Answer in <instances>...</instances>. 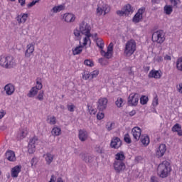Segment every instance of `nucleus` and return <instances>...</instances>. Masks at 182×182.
<instances>
[{
    "label": "nucleus",
    "mask_w": 182,
    "mask_h": 182,
    "mask_svg": "<svg viewBox=\"0 0 182 182\" xmlns=\"http://www.w3.org/2000/svg\"><path fill=\"white\" fill-rule=\"evenodd\" d=\"M90 31H92V27L90 26V24L85 21H82L80 23L78 28H75L74 30V36L77 40L82 38V35H85V38H82L83 46H90V45L92 44V41L90 40V37H92V33H90Z\"/></svg>",
    "instance_id": "1"
},
{
    "label": "nucleus",
    "mask_w": 182,
    "mask_h": 182,
    "mask_svg": "<svg viewBox=\"0 0 182 182\" xmlns=\"http://www.w3.org/2000/svg\"><path fill=\"white\" fill-rule=\"evenodd\" d=\"M171 171V165H170V162L167 161H163L158 166V173L159 176L162 178H166L170 174Z\"/></svg>",
    "instance_id": "2"
},
{
    "label": "nucleus",
    "mask_w": 182,
    "mask_h": 182,
    "mask_svg": "<svg viewBox=\"0 0 182 182\" xmlns=\"http://www.w3.org/2000/svg\"><path fill=\"white\" fill-rule=\"evenodd\" d=\"M0 66L5 69H11L15 66V59L12 55H0Z\"/></svg>",
    "instance_id": "3"
},
{
    "label": "nucleus",
    "mask_w": 182,
    "mask_h": 182,
    "mask_svg": "<svg viewBox=\"0 0 182 182\" xmlns=\"http://www.w3.org/2000/svg\"><path fill=\"white\" fill-rule=\"evenodd\" d=\"M136 49H137V43H136V41L133 39L129 40L125 43L124 53L125 56L130 57L134 52H136Z\"/></svg>",
    "instance_id": "4"
},
{
    "label": "nucleus",
    "mask_w": 182,
    "mask_h": 182,
    "mask_svg": "<svg viewBox=\"0 0 182 182\" xmlns=\"http://www.w3.org/2000/svg\"><path fill=\"white\" fill-rule=\"evenodd\" d=\"M153 42L161 45L166 41V36L164 31H157L152 34Z\"/></svg>",
    "instance_id": "5"
},
{
    "label": "nucleus",
    "mask_w": 182,
    "mask_h": 182,
    "mask_svg": "<svg viewBox=\"0 0 182 182\" xmlns=\"http://www.w3.org/2000/svg\"><path fill=\"white\" fill-rule=\"evenodd\" d=\"M96 12L98 16L106 15L110 12V6L105 3L99 4Z\"/></svg>",
    "instance_id": "6"
},
{
    "label": "nucleus",
    "mask_w": 182,
    "mask_h": 182,
    "mask_svg": "<svg viewBox=\"0 0 182 182\" xmlns=\"http://www.w3.org/2000/svg\"><path fill=\"white\" fill-rule=\"evenodd\" d=\"M144 12H146L145 7H141L139 9H138L137 12L132 18V22H134V23H139V22H141L143 20V14H144Z\"/></svg>",
    "instance_id": "7"
},
{
    "label": "nucleus",
    "mask_w": 182,
    "mask_h": 182,
    "mask_svg": "<svg viewBox=\"0 0 182 182\" xmlns=\"http://www.w3.org/2000/svg\"><path fill=\"white\" fill-rule=\"evenodd\" d=\"M166 151H167V146L164 144H161L155 149V156L157 159H161V157H163L166 154Z\"/></svg>",
    "instance_id": "8"
},
{
    "label": "nucleus",
    "mask_w": 182,
    "mask_h": 182,
    "mask_svg": "<svg viewBox=\"0 0 182 182\" xmlns=\"http://www.w3.org/2000/svg\"><path fill=\"white\" fill-rule=\"evenodd\" d=\"M94 42L96 43L97 46L101 50H103V48H105V41L102 38H100L97 35V33H92V36Z\"/></svg>",
    "instance_id": "9"
},
{
    "label": "nucleus",
    "mask_w": 182,
    "mask_h": 182,
    "mask_svg": "<svg viewBox=\"0 0 182 182\" xmlns=\"http://www.w3.org/2000/svg\"><path fill=\"white\" fill-rule=\"evenodd\" d=\"M38 143H39V140H38V138L36 136H34L30 140L28 146V153L30 154H33V153H35L36 150V144H38Z\"/></svg>",
    "instance_id": "10"
},
{
    "label": "nucleus",
    "mask_w": 182,
    "mask_h": 182,
    "mask_svg": "<svg viewBox=\"0 0 182 182\" xmlns=\"http://www.w3.org/2000/svg\"><path fill=\"white\" fill-rule=\"evenodd\" d=\"M113 167L116 173H122V171H124L126 169V164L122 161H114Z\"/></svg>",
    "instance_id": "11"
},
{
    "label": "nucleus",
    "mask_w": 182,
    "mask_h": 182,
    "mask_svg": "<svg viewBox=\"0 0 182 182\" xmlns=\"http://www.w3.org/2000/svg\"><path fill=\"white\" fill-rule=\"evenodd\" d=\"M62 19L67 23H73L76 21V16L73 13H65L62 15Z\"/></svg>",
    "instance_id": "12"
},
{
    "label": "nucleus",
    "mask_w": 182,
    "mask_h": 182,
    "mask_svg": "<svg viewBox=\"0 0 182 182\" xmlns=\"http://www.w3.org/2000/svg\"><path fill=\"white\" fill-rule=\"evenodd\" d=\"M139 94L132 93L128 98V103L130 106H137L139 103Z\"/></svg>",
    "instance_id": "13"
},
{
    "label": "nucleus",
    "mask_w": 182,
    "mask_h": 182,
    "mask_svg": "<svg viewBox=\"0 0 182 182\" xmlns=\"http://www.w3.org/2000/svg\"><path fill=\"white\" fill-rule=\"evenodd\" d=\"M148 76L150 79H161V76H163V72H161L160 70H157L153 69L149 71Z\"/></svg>",
    "instance_id": "14"
},
{
    "label": "nucleus",
    "mask_w": 182,
    "mask_h": 182,
    "mask_svg": "<svg viewBox=\"0 0 182 182\" xmlns=\"http://www.w3.org/2000/svg\"><path fill=\"white\" fill-rule=\"evenodd\" d=\"M33 52H35V43H29L26 46V50L25 52V56L26 58H30L33 55Z\"/></svg>",
    "instance_id": "15"
},
{
    "label": "nucleus",
    "mask_w": 182,
    "mask_h": 182,
    "mask_svg": "<svg viewBox=\"0 0 182 182\" xmlns=\"http://www.w3.org/2000/svg\"><path fill=\"white\" fill-rule=\"evenodd\" d=\"M4 90L6 96H12L15 93V85L12 83H8L4 87Z\"/></svg>",
    "instance_id": "16"
},
{
    "label": "nucleus",
    "mask_w": 182,
    "mask_h": 182,
    "mask_svg": "<svg viewBox=\"0 0 182 182\" xmlns=\"http://www.w3.org/2000/svg\"><path fill=\"white\" fill-rule=\"evenodd\" d=\"M107 98L103 97L100 98L97 102V109L100 112H103V110H106L107 107Z\"/></svg>",
    "instance_id": "17"
},
{
    "label": "nucleus",
    "mask_w": 182,
    "mask_h": 182,
    "mask_svg": "<svg viewBox=\"0 0 182 182\" xmlns=\"http://www.w3.org/2000/svg\"><path fill=\"white\" fill-rule=\"evenodd\" d=\"M28 135V128L27 127H21L17 132L16 136L18 140H23Z\"/></svg>",
    "instance_id": "18"
},
{
    "label": "nucleus",
    "mask_w": 182,
    "mask_h": 182,
    "mask_svg": "<svg viewBox=\"0 0 182 182\" xmlns=\"http://www.w3.org/2000/svg\"><path fill=\"white\" fill-rule=\"evenodd\" d=\"M22 171V166L16 165L11 169V176L13 178H18L19 173Z\"/></svg>",
    "instance_id": "19"
},
{
    "label": "nucleus",
    "mask_w": 182,
    "mask_h": 182,
    "mask_svg": "<svg viewBox=\"0 0 182 182\" xmlns=\"http://www.w3.org/2000/svg\"><path fill=\"white\" fill-rule=\"evenodd\" d=\"M132 134L134 140H136V141H139V140H140V137H141V129L139 127H134L132 129Z\"/></svg>",
    "instance_id": "20"
},
{
    "label": "nucleus",
    "mask_w": 182,
    "mask_h": 182,
    "mask_svg": "<svg viewBox=\"0 0 182 182\" xmlns=\"http://www.w3.org/2000/svg\"><path fill=\"white\" fill-rule=\"evenodd\" d=\"M87 46H83V40L82 42H80V46H77L73 48V55H80L82 53V51L83 50V48H87Z\"/></svg>",
    "instance_id": "21"
},
{
    "label": "nucleus",
    "mask_w": 182,
    "mask_h": 182,
    "mask_svg": "<svg viewBox=\"0 0 182 182\" xmlns=\"http://www.w3.org/2000/svg\"><path fill=\"white\" fill-rule=\"evenodd\" d=\"M110 146L112 149H119L122 146V140L118 137H114L111 140Z\"/></svg>",
    "instance_id": "22"
},
{
    "label": "nucleus",
    "mask_w": 182,
    "mask_h": 182,
    "mask_svg": "<svg viewBox=\"0 0 182 182\" xmlns=\"http://www.w3.org/2000/svg\"><path fill=\"white\" fill-rule=\"evenodd\" d=\"M6 159L9 160V161H16V156H15V152L13 151H7L6 152Z\"/></svg>",
    "instance_id": "23"
},
{
    "label": "nucleus",
    "mask_w": 182,
    "mask_h": 182,
    "mask_svg": "<svg viewBox=\"0 0 182 182\" xmlns=\"http://www.w3.org/2000/svg\"><path fill=\"white\" fill-rule=\"evenodd\" d=\"M78 137L80 141H85V140H87L88 137L87 132H86V130H80Z\"/></svg>",
    "instance_id": "24"
},
{
    "label": "nucleus",
    "mask_w": 182,
    "mask_h": 182,
    "mask_svg": "<svg viewBox=\"0 0 182 182\" xmlns=\"http://www.w3.org/2000/svg\"><path fill=\"white\" fill-rule=\"evenodd\" d=\"M141 143L145 146L150 144V137L147 134H143L141 136Z\"/></svg>",
    "instance_id": "25"
},
{
    "label": "nucleus",
    "mask_w": 182,
    "mask_h": 182,
    "mask_svg": "<svg viewBox=\"0 0 182 182\" xmlns=\"http://www.w3.org/2000/svg\"><path fill=\"white\" fill-rule=\"evenodd\" d=\"M28 19V14H21L17 16L18 23H25Z\"/></svg>",
    "instance_id": "26"
},
{
    "label": "nucleus",
    "mask_w": 182,
    "mask_h": 182,
    "mask_svg": "<svg viewBox=\"0 0 182 182\" xmlns=\"http://www.w3.org/2000/svg\"><path fill=\"white\" fill-rule=\"evenodd\" d=\"M81 159L83 160V161H85V163L92 164L93 161H95V158L85 154H81Z\"/></svg>",
    "instance_id": "27"
},
{
    "label": "nucleus",
    "mask_w": 182,
    "mask_h": 182,
    "mask_svg": "<svg viewBox=\"0 0 182 182\" xmlns=\"http://www.w3.org/2000/svg\"><path fill=\"white\" fill-rule=\"evenodd\" d=\"M126 156H124V152L119 151L115 154V160L114 161H124Z\"/></svg>",
    "instance_id": "28"
},
{
    "label": "nucleus",
    "mask_w": 182,
    "mask_h": 182,
    "mask_svg": "<svg viewBox=\"0 0 182 182\" xmlns=\"http://www.w3.org/2000/svg\"><path fill=\"white\" fill-rule=\"evenodd\" d=\"M43 157L47 163V164H50L53 161V154L50 153H47L43 155Z\"/></svg>",
    "instance_id": "29"
},
{
    "label": "nucleus",
    "mask_w": 182,
    "mask_h": 182,
    "mask_svg": "<svg viewBox=\"0 0 182 182\" xmlns=\"http://www.w3.org/2000/svg\"><path fill=\"white\" fill-rule=\"evenodd\" d=\"M123 9H124V12L125 15H130L133 12H134V11L133 10V8H132V6L130 4L126 5L123 8Z\"/></svg>",
    "instance_id": "30"
},
{
    "label": "nucleus",
    "mask_w": 182,
    "mask_h": 182,
    "mask_svg": "<svg viewBox=\"0 0 182 182\" xmlns=\"http://www.w3.org/2000/svg\"><path fill=\"white\" fill-rule=\"evenodd\" d=\"M39 92V90L36 89V87H33L29 92L28 93L27 96L28 97H35V96H36V95H38V92Z\"/></svg>",
    "instance_id": "31"
},
{
    "label": "nucleus",
    "mask_w": 182,
    "mask_h": 182,
    "mask_svg": "<svg viewBox=\"0 0 182 182\" xmlns=\"http://www.w3.org/2000/svg\"><path fill=\"white\" fill-rule=\"evenodd\" d=\"M172 132H176L178 136H182L181 126H180V124H176L172 127Z\"/></svg>",
    "instance_id": "32"
},
{
    "label": "nucleus",
    "mask_w": 182,
    "mask_h": 182,
    "mask_svg": "<svg viewBox=\"0 0 182 182\" xmlns=\"http://www.w3.org/2000/svg\"><path fill=\"white\" fill-rule=\"evenodd\" d=\"M164 12L166 15H171V14H173V6L165 5L164 7Z\"/></svg>",
    "instance_id": "33"
},
{
    "label": "nucleus",
    "mask_w": 182,
    "mask_h": 182,
    "mask_svg": "<svg viewBox=\"0 0 182 182\" xmlns=\"http://www.w3.org/2000/svg\"><path fill=\"white\" fill-rule=\"evenodd\" d=\"M65 9V6L63 5H59V6H55L50 11L53 14H58V12H60L61 11H63Z\"/></svg>",
    "instance_id": "34"
},
{
    "label": "nucleus",
    "mask_w": 182,
    "mask_h": 182,
    "mask_svg": "<svg viewBox=\"0 0 182 182\" xmlns=\"http://www.w3.org/2000/svg\"><path fill=\"white\" fill-rule=\"evenodd\" d=\"M51 134L53 136H60L62 134V129L58 127H55L53 128Z\"/></svg>",
    "instance_id": "35"
},
{
    "label": "nucleus",
    "mask_w": 182,
    "mask_h": 182,
    "mask_svg": "<svg viewBox=\"0 0 182 182\" xmlns=\"http://www.w3.org/2000/svg\"><path fill=\"white\" fill-rule=\"evenodd\" d=\"M100 53L102 56H104V58H106V59H112V56H113V53L110 51H105L103 50H101Z\"/></svg>",
    "instance_id": "36"
},
{
    "label": "nucleus",
    "mask_w": 182,
    "mask_h": 182,
    "mask_svg": "<svg viewBox=\"0 0 182 182\" xmlns=\"http://www.w3.org/2000/svg\"><path fill=\"white\" fill-rule=\"evenodd\" d=\"M56 117L55 116L48 117L47 123H48V124H51V126H53L56 124Z\"/></svg>",
    "instance_id": "37"
},
{
    "label": "nucleus",
    "mask_w": 182,
    "mask_h": 182,
    "mask_svg": "<svg viewBox=\"0 0 182 182\" xmlns=\"http://www.w3.org/2000/svg\"><path fill=\"white\" fill-rule=\"evenodd\" d=\"M176 69L179 72H182V56L176 60Z\"/></svg>",
    "instance_id": "38"
},
{
    "label": "nucleus",
    "mask_w": 182,
    "mask_h": 182,
    "mask_svg": "<svg viewBox=\"0 0 182 182\" xmlns=\"http://www.w3.org/2000/svg\"><path fill=\"white\" fill-rule=\"evenodd\" d=\"M116 106L117 107H123L124 106V100L122 97H118L115 102Z\"/></svg>",
    "instance_id": "39"
},
{
    "label": "nucleus",
    "mask_w": 182,
    "mask_h": 182,
    "mask_svg": "<svg viewBox=\"0 0 182 182\" xmlns=\"http://www.w3.org/2000/svg\"><path fill=\"white\" fill-rule=\"evenodd\" d=\"M43 85H42V79L37 78L36 80V86L34 87H36L38 90H41Z\"/></svg>",
    "instance_id": "40"
},
{
    "label": "nucleus",
    "mask_w": 182,
    "mask_h": 182,
    "mask_svg": "<svg viewBox=\"0 0 182 182\" xmlns=\"http://www.w3.org/2000/svg\"><path fill=\"white\" fill-rule=\"evenodd\" d=\"M82 79H84V80H88V79H89L90 80H92L91 74L87 72V71H85V72L82 73Z\"/></svg>",
    "instance_id": "41"
},
{
    "label": "nucleus",
    "mask_w": 182,
    "mask_h": 182,
    "mask_svg": "<svg viewBox=\"0 0 182 182\" xmlns=\"http://www.w3.org/2000/svg\"><path fill=\"white\" fill-rule=\"evenodd\" d=\"M147 102H149V97L146 95H143L140 98V103L141 105H146Z\"/></svg>",
    "instance_id": "42"
},
{
    "label": "nucleus",
    "mask_w": 182,
    "mask_h": 182,
    "mask_svg": "<svg viewBox=\"0 0 182 182\" xmlns=\"http://www.w3.org/2000/svg\"><path fill=\"white\" fill-rule=\"evenodd\" d=\"M67 109L68 112L73 113V112H75V109H76V106H75L73 104H68L67 105Z\"/></svg>",
    "instance_id": "43"
},
{
    "label": "nucleus",
    "mask_w": 182,
    "mask_h": 182,
    "mask_svg": "<svg viewBox=\"0 0 182 182\" xmlns=\"http://www.w3.org/2000/svg\"><path fill=\"white\" fill-rule=\"evenodd\" d=\"M170 2L174 8H177V6L181 4V1H180V0H170Z\"/></svg>",
    "instance_id": "44"
},
{
    "label": "nucleus",
    "mask_w": 182,
    "mask_h": 182,
    "mask_svg": "<svg viewBox=\"0 0 182 182\" xmlns=\"http://www.w3.org/2000/svg\"><path fill=\"white\" fill-rule=\"evenodd\" d=\"M90 75H91V79H95V77H97V76H99V70H95L92 73H90Z\"/></svg>",
    "instance_id": "45"
},
{
    "label": "nucleus",
    "mask_w": 182,
    "mask_h": 182,
    "mask_svg": "<svg viewBox=\"0 0 182 182\" xmlns=\"http://www.w3.org/2000/svg\"><path fill=\"white\" fill-rule=\"evenodd\" d=\"M99 63H100V65H102V66H106V65H107L108 62L107 60L105 59V58H100L98 60Z\"/></svg>",
    "instance_id": "46"
},
{
    "label": "nucleus",
    "mask_w": 182,
    "mask_h": 182,
    "mask_svg": "<svg viewBox=\"0 0 182 182\" xmlns=\"http://www.w3.org/2000/svg\"><path fill=\"white\" fill-rule=\"evenodd\" d=\"M114 127V123L113 122H108L106 125V128L107 130H109V132H110V130H112Z\"/></svg>",
    "instance_id": "47"
},
{
    "label": "nucleus",
    "mask_w": 182,
    "mask_h": 182,
    "mask_svg": "<svg viewBox=\"0 0 182 182\" xmlns=\"http://www.w3.org/2000/svg\"><path fill=\"white\" fill-rule=\"evenodd\" d=\"M84 64H85L86 66H90V68H92V66H94L93 61H92L91 60H85L84 61Z\"/></svg>",
    "instance_id": "48"
},
{
    "label": "nucleus",
    "mask_w": 182,
    "mask_h": 182,
    "mask_svg": "<svg viewBox=\"0 0 182 182\" xmlns=\"http://www.w3.org/2000/svg\"><path fill=\"white\" fill-rule=\"evenodd\" d=\"M43 91H40L38 96H37V99L38 100H40V102H42V100H43Z\"/></svg>",
    "instance_id": "49"
},
{
    "label": "nucleus",
    "mask_w": 182,
    "mask_h": 182,
    "mask_svg": "<svg viewBox=\"0 0 182 182\" xmlns=\"http://www.w3.org/2000/svg\"><path fill=\"white\" fill-rule=\"evenodd\" d=\"M97 120H102V119H105V113L99 112L97 114Z\"/></svg>",
    "instance_id": "50"
},
{
    "label": "nucleus",
    "mask_w": 182,
    "mask_h": 182,
    "mask_svg": "<svg viewBox=\"0 0 182 182\" xmlns=\"http://www.w3.org/2000/svg\"><path fill=\"white\" fill-rule=\"evenodd\" d=\"M152 105L154 107L159 105V98L157 97L154 98Z\"/></svg>",
    "instance_id": "51"
},
{
    "label": "nucleus",
    "mask_w": 182,
    "mask_h": 182,
    "mask_svg": "<svg viewBox=\"0 0 182 182\" xmlns=\"http://www.w3.org/2000/svg\"><path fill=\"white\" fill-rule=\"evenodd\" d=\"M113 46H114L113 43H110L107 47V51L113 53Z\"/></svg>",
    "instance_id": "52"
},
{
    "label": "nucleus",
    "mask_w": 182,
    "mask_h": 182,
    "mask_svg": "<svg viewBox=\"0 0 182 182\" xmlns=\"http://www.w3.org/2000/svg\"><path fill=\"white\" fill-rule=\"evenodd\" d=\"M104 151H105V149H103V147H102V146H98L96 148L97 153L102 154V153H104Z\"/></svg>",
    "instance_id": "53"
},
{
    "label": "nucleus",
    "mask_w": 182,
    "mask_h": 182,
    "mask_svg": "<svg viewBox=\"0 0 182 182\" xmlns=\"http://www.w3.org/2000/svg\"><path fill=\"white\" fill-rule=\"evenodd\" d=\"M36 163H38V158H33L31 161V166H36Z\"/></svg>",
    "instance_id": "54"
},
{
    "label": "nucleus",
    "mask_w": 182,
    "mask_h": 182,
    "mask_svg": "<svg viewBox=\"0 0 182 182\" xmlns=\"http://www.w3.org/2000/svg\"><path fill=\"white\" fill-rule=\"evenodd\" d=\"M124 141L126 143H132V139H130V136L128 134L125 135L124 136Z\"/></svg>",
    "instance_id": "55"
},
{
    "label": "nucleus",
    "mask_w": 182,
    "mask_h": 182,
    "mask_svg": "<svg viewBox=\"0 0 182 182\" xmlns=\"http://www.w3.org/2000/svg\"><path fill=\"white\" fill-rule=\"evenodd\" d=\"M117 15H119V16H123V15H126V14L124 13V9H122V10L117 11Z\"/></svg>",
    "instance_id": "56"
},
{
    "label": "nucleus",
    "mask_w": 182,
    "mask_h": 182,
    "mask_svg": "<svg viewBox=\"0 0 182 182\" xmlns=\"http://www.w3.org/2000/svg\"><path fill=\"white\" fill-rule=\"evenodd\" d=\"M176 89L179 93H182V83L178 84L177 85Z\"/></svg>",
    "instance_id": "57"
},
{
    "label": "nucleus",
    "mask_w": 182,
    "mask_h": 182,
    "mask_svg": "<svg viewBox=\"0 0 182 182\" xmlns=\"http://www.w3.org/2000/svg\"><path fill=\"white\" fill-rule=\"evenodd\" d=\"M38 1H33L32 2L28 4V8H32V6H35Z\"/></svg>",
    "instance_id": "58"
},
{
    "label": "nucleus",
    "mask_w": 182,
    "mask_h": 182,
    "mask_svg": "<svg viewBox=\"0 0 182 182\" xmlns=\"http://www.w3.org/2000/svg\"><path fill=\"white\" fill-rule=\"evenodd\" d=\"M49 182H56V176H55V175H52Z\"/></svg>",
    "instance_id": "59"
},
{
    "label": "nucleus",
    "mask_w": 182,
    "mask_h": 182,
    "mask_svg": "<svg viewBox=\"0 0 182 182\" xmlns=\"http://www.w3.org/2000/svg\"><path fill=\"white\" fill-rule=\"evenodd\" d=\"M5 114H6V112L2 110L0 112V119L4 118V117L5 116Z\"/></svg>",
    "instance_id": "60"
},
{
    "label": "nucleus",
    "mask_w": 182,
    "mask_h": 182,
    "mask_svg": "<svg viewBox=\"0 0 182 182\" xmlns=\"http://www.w3.org/2000/svg\"><path fill=\"white\" fill-rule=\"evenodd\" d=\"M89 113L91 114H96V109L90 108L89 109Z\"/></svg>",
    "instance_id": "61"
},
{
    "label": "nucleus",
    "mask_w": 182,
    "mask_h": 182,
    "mask_svg": "<svg viewBox=\"0 0 182 182\" xmlns=\"http://www.w3.org/2000/svg\"><path fill=\"white\" fill-rule=\"evenodd\" d=\"M151 182H159V181H157V177H156V176H151Z\"/></svg>",
    "instance_id": "62"
},
{
    "label": "nucleus",
    "mask_w": 182,
    "mask_h": 182,
    "mask_svg": "<svg viewBox=\"0 0 182 182\" xmlns=\"http://www.w3.org/2000/svg\"><path fill=\"white\" fill-rule=\"evenodd\" d=\"M164 60H171V56L166 55L164 56Z\"/></svg>",
    "instance_id": "63"
},
{
    "label": "nucleus",
    "mask_w": 182,
    "mask_h": 182,
    "mask_svg": "<svg viewBox=\"0 0 182 182\" xmlns=\"http://www.w3.org/2000/svg\"><path fill=\"white\" fill-rule=\"evenodd\" d=\"M156 60L157 62H163V56H158Z\"/></svg>",
    "instance_id": "64"
}]
</instances>
